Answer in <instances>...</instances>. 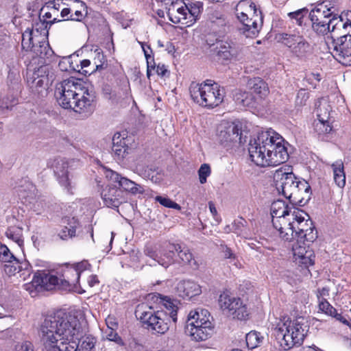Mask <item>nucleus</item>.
Masks as SVG:
<instances>
[{
  "instance_id": "nucleus-1",
  "label": "nucleus",
  "mask_w": 351,
  "mask_h": 351,
  "mask_svg": "<svg viewBox=\"0 0 351 351\" xmlns=\"http://www.w3.org/2000/svg\"><path fill=\"white\" fill-rule=\"evenodd\" d=\"M84 319L77 315L58 312L45 317L39 335L45 351H93L95 339L90 335L82 338Z\"/></svg>"
},
{
  "instance_id": "nucleus-2",
  "label": "nucleus",
  "mask_w": 351,
  "mask_h": 351,
  "mask_svg": "<svg viewBox=\"0 0 351 351\" xmlns=\"http://www.w3.org/2000/svg\"><path fill=\"white\" fill-rule=\"evenodd\" d=\"M284 138L273 130L260 133L251 139L248 152L251 160L260 167H275L289 158Z\"/></svg>"
},
{
  "instance_id": "nucleus-3",
  "label": "nucleus",
  "mask_w": 351,
  "mask_h": 351,
  "mask_svg": "<svg viewBox=\"0 0 351 351\" xmlns=\"http://www.w3.org/2000/svg\"><path fill=\"white\" fill-rule=\"evenodd\" d=\"M56 94L60 106L86 115L93 113L96 105V94L87 82L70 77L56 87Z\"/></svg>"
},
{
  "instance_id": "nucleus-4",
  "label": "nucleus",
  "mask_w": 351,
  "mask_h": 351,
  "mask_svg": "<svg viewBox=\"0 0 351 351\" xmlns=\"http://www.w3.org/2000/svg\"><path fill=\"white\" fill-rule=\"evenodd\" d=\"M308 328V322L304 317L293 319L282 317L276 322L274 332L280 346L287 350L303 343Z\"/></svg>"
},
{
  "instance_id": "nucleus-5",
  "label": "nucleus",
  "mask_w": 351,
  "mask_h": 351,
  "mask_svg": "<svg viewBox=\"0 0 351 351\" xmlns=\"http://www.w3.org/2000/svg\"><path fill=\"white\" fill-rule=\"evenodd\" d=\"M346 21H343V15L334 14V8L328 7L324 3L317 5L309 13V17L312 22L313 29L319 34L324 35L328 32L335 33L341 30V28L346 29L351 27V11H347L345 14Z\"/></svg>"
},
{
  "instance_id": "nucleus-6",
  "label": "nucleus",
  "mask_w": 351,
  "mask_h": 351,
  "mask_svg": "<svg viewBox=\"0 0 351 351\" xmlns=\"http://www.w3.org/2000/svg\"><path fill=\"white\" fill-rule=\"evenodd\" d=\"M193 101L200 106L213 108L223 100L224 90L217 83L207 80L203 83L193 82L189 86Z\"/></svg>"
},
{
  "instance_id": "nucleus-7",
  "label": "nucleus",
  "mask_w": 351,
  "mask_h": 351,
  "mask_svg": "<svg viewBox=\"0 0 351 351\" xmlns=\"http://www.w3.org/2000/svg\"><path fill=\"white\" fill-rule=\"evenodd\" d=\"M135 316L148 330L154 334L164 335L169 329L173 319L164 310L154 311L146 304H138L135 310Z\"/></svg>"
},
{
  "instance_id": "nucleus-8",
  "label": "nucleus",
  "mask_w": 351,
  "mask_h": 351,
  "mask_svg": "<svg viewBox=\"0 0 351 351\" xmlns=\"http://www.w3.org/2000/svg\"><path fill=\"white\" fill-rule=\"evenodd\" d=\"M45 29L27 28L22 34L21 45L23 49L31 51L34 56L43 58L47 54L48 45L45 41Z\"/></svg>"
},
{
  "instance_id": "nucleus-9",
  "label": "nucleus",
  "mask_w": 351,
  "mask_h": 351,
  "mask_svg": "<svg viewBox=\"0 0 351 351\" xmlns=\"http://www.w3.org/2000/svg\"><path fill=\"white\" fill-rule=\"evenodd\" d=\"M290 221L295 223V239L298 243H312L317 239V231L309 215L298 208Z\"/></svg>"
},
{
  "instance_id": "nucleus-10",
  "label": "nucleus",
  "mask_w": 351,
  "mask_h": 351,
  "mask_svg": "<svg viewBox=\"0 0 351 351\" xmlns=\"http://www.w3.org/2000/svg\"><path fill=\"white\" fill-rule=\"evenodd\" d=\"M279 43L285 46L292 56L303 59L311 52V45L307 40L299 34L281 33L277 35Z\"/></svg>"
},
{
  "instance_id": "nucleus-11",
  "label": "nucleus",
  "mask_w": 351,
  "mask_h": 351,
  "mask_svg": "<svg viewBox=\"0 0 351 351\" xmlns=\"http://www.w3.org/2000/svg\"><path fill=\"white\" fill-rule=\"evenodd\" d=\"M25 289L32 296L36 292L53 289H60V277L54 271L38 270L34 275L32 282L25 285Z\"/></svg>"
},
{
  "instance_id": "nucleus-12",
  "label": "nucleus",
  "mask_w": 351,
  "mask_h": 351,
  "mask_svg": "<svg viewBox=\"0 0 351 351\" xmlns=\"http://www.w3.org/2000/svg\"><path fill=\"white\" fill-rule=\"evenodd\" d=\"M242 125L239 121H222L217 128V137L224 147H232L242 143Z\"/></svg>"
},
{
  "instance_id": "nucleus-13",
  "label": "nucleus",
  "mask_w": 351,
  "mask_h": 351,
  "mask_svg": "<svg viewBox=\"0 0 351 351\" xmlns=\"http://www.w3.org/2000/svg\"><path fill=\"white\" fill-rule=\"evenodd\" d=\"M219 305L223 311H227L229 315L239 320L245 319L249 315L247 305L238 297L223 292L219 298Z\"/></svg>"
},
{
  "instance_id": "nucleus-14",
  "label": "nucleus",
  "mask_w": 351,
  "mask_h": 351,
  "mask_svg": "<svg viewBox=\"0 0 351 351\" xmlns=\"http://www.w3.org/2000/svg\"><path fill=\"white\" fill-rule=\"evenodd\" d=\"M298 208L289 206L282 200L274 201L271 205V215L274 228H282L281 225L287 224L293 219V216Z\"/></svg>"
},
{
  "instance_id": "nucleus-15",
  "label": "nucleus",
  "mask_w": 351,
  "mask_h": 351,
  "mask_svg": "<svg viewBox=\"0 0 351 351\" xmlns=\"http://www.w3.org/2000/svg\"><path fill=\"white\" fill-rule=\"evenodd\" d=\"M332 56L341 64L351 66V34L340 36L332 42Z\"/></svg>"
},
{
  "instance_id": "nucleus-16",
  "label": "nucleus",
  "mask_w": 351,
  "mask_h": 351,
  "mask_svg": "<svg viewBox=\"0 0 351 351\" xmlns=\"http://www.w3.org/2000/svg\"><path fill=\"white\" fill-rule=\"evenodd\" d=\"M310 190L311 186L306 181L297 178L289 192L283 195L291 204L303 206L310 199Z\"/></svg>"
},
{
  "instance_id": "nucleus-17",
  "label": "nucleus",
  "mask_w": 351,
  "mask_h": 351,
  "mask_svg": "<svg viewBox=\"0 0 351 351\" xmlns=\"http://www.w3.org/2000/svg\"><path fill=\"white\" fill-rule=\"evenodd\" d=\"M132 139L126 132H116L112 138V154L114 160L122 162L130 154L131 150L129 145Z\"/></svg>"
},
{
  "instance_id": "nucleus-18",
  "label": "nucleus",
  "mask_w": 351,
  "mask_h": 351,
  "mask_svg": "<svg viewBox=\"0 0 351 351\" xmlns=\"http://www.w3.org/2000/svg\"><path fill=\"white\" fill-rule=\"evenodd\" d=\"M51 167L57 177L59 184L64 187L67 192L71 193V189L75 186L73 182V176L70 174L69 171L68 161L64 158H56L52 164Z\"/></svg>"
},
{
  "instance_id": "nucleus-19",
  "label": "nucleus",
  "mask_w": 351,
  "mask_h": 351,
  "mask_svg": "<svg viewBox=\"0 0 351 351\" xmlns=\"http://www.w3.org/2000/svg\"><path fill=\"white\" fill-rule=\"evenodd\" d=\"M104 175L108 180L117 183L119 186L123 191H128L132 195L143 194L145 193V189L143 186L136 184L128 178L122 176L114 171L105 169Z\"/></svg>"
},
{
  "instance_id": "nucleus-20",
  "label": "nucleus",
  "mask_w": 351,
  "mask_h": 351,
  "mask_svg": "<svg viewBox=\"0 0 351 351\" xmlns=\"http://www.w3.org/2000/svg\"><path fill=\"white\" fill-rule=\"evenodd\" d=\"M293 261L300 267L307 268L314 264V252L306 242H296L293 246Z\"/></svg>"
},
{
  "instance_id": "nucleus-21",
  "label": "nucleus",
  "mask_w": 351,
  "mask_h": 351,
  "mask_svg": "<svg viewBox=\"0 0 351 351\" xmlns=\"http://www.w3.org/2000/svg\"><path fill=\"white\" fill-rule=\"evenodd\" d=\"M101 196L104 204L112 208H117L125 202L123 191L110 185L106 186L101 192Z\"/></svg>"
},
{
  "instance_id": "nucleus-22",
  "label": "nucleus",
  "mask_w": 351,
  "mask_h": 351,
  "mask_svg": "<svg viewBox=\"0 0 351 351\" xmlns=\"http://www.w3.org/2000/svg\"><path fill=\"white\" fill-rule=\"evenodd\" d=\"M239 20L243 24V33L247 37L256 36L258 34L263 24L261 11L252 14V15L250 16L243 17V20Z\"/></svg>"
},
{
  "instance_id": "nucleus-23",
  "label": "nucleus",
  "mask_w": 351,
  "mask_h": 351,
  "mask_svg": "<svg viewBox=\"0 0 351 351\" xmlns=\"http://www.w3.org/2000/svg\"><path fill=\"white\" fill-rule=\"evenodd\" d=\"M187 10L188 6L182 5L181 3L178 1L172 2L168 8L167 15L172 23H180L189 27Z\"/></svg>"
},
{
  "instance_id": "nucleus-24",
  "label": "nucleus",
  "mask_w": 351,
  "mask_h": 351,
  "mask_svg": "<svg viewBox=\"0 0 351 351\" xmlns=\"http://www.w3.org/2000/svg\"><path fill=\"white\" fill-rule=\"evenodd\" d=\"M298 178L292 172H286L282 169L276 171L274 179L278 191L282 195L291 188Z\"/></svg>"
},
{
  "instance_id": "nucleus-25",
  "label": "nucleus",
  "mask_w": 351,
  "mask_h": 351,
  "mask_svg": "<svg viewBox=\"0 0 351 351\" xmlns=\"http://www.w3.org/2000/svg\"><path fill=\"white\" fill-rule=\"evenodd\" d=\"M210 313L204 308H196L190 311L186 320V329L196 326V325H208L212 323L210 320Z\"/></svg>"
},
{
  "instance_id": "nucleus-26",
  "label": "nucleus",
  "mask_w": 351,
  "mask_h": 351,
  "mask_svg": "<svg viewBox=\"0 0 351 351\" xmlns=\"http://www.w3.org/2000/svg\"><path fill=\"white\" fill-rule=\"evenodd\" d=\"M176 292L178 295L185 299L191 298L198 295L202 293L201 287L193 280H182L176 285Z\"/></svg>"
},
{
  "instance_id": "nucleus-27",
  "label": "nucleus",
  "mask_w": 351,
  "mask_h": 351,
  "mask_svg": "<svg viewBox=\"0 0 351 351\" xmlns=\"http://www.w3.org/2000/svg\"><path fill=\"white\" fill-rule=\"evenodd\" d=\"M60 277V289L70 291L73 286H75L80 280L77 271L73 266H66L63 269V273L58 275Z\"/></svg>"
},
{
  "instance_id": "nucleus-28",
  "label": "nucleus",
  "mask_w": 351,
  "mask_h": 351,
  "mask_svg": "<svg viewBox=\"0 0 351 351\" xmlns=\"http://www.w3.org/2000/svg\"><path fill=\"white\" fill-rule=\"evenodd\" d=\"M213 325L212 323L208 325H196L195 327L186 329V332L196 341H202L210 337L213 333Z\"/></svg>"
},
{
  "instance_id": "nucleus-29",
  "label": "nucleus",
  "mask_w": 351,
  "mask_h": 351,
  "mask_svg": "<svg viewBox=\"0 0 351 351\" xmlns=\"http://www.w3.org/2000/svg\"><path fill=\"white\" fill-rule=\"evenodd\" d=\"M180 249V245L168 243L159 254L157 263L164 267H168L174 262V255L176 250Z\"/></svg>"
},
{
  "instance_id": "nucleus-30",
  "label": "nucleus",
  "mask_w": 351,
  "mask_h": 351,
  "mask_svg": "<svg viewBox=\"0 0 351 351\" xmlns=\"http://www.w3.org/2000/svg\"><path fill=\"white\" fill-rule=\"evenodd\" d=\"M248 86L253 94L258 99L263 100L269 93L267 83L260 77H254L248 81Z\"/></svg>"
},
{
  "instance_id": "nucleus-31",
  "label": "nucleus",
  "mask_w": 351,
  "mask_h": 351,
  "mask_svg": "<svg viewBox=\"0 0 351 351\" xmlns=\"http://www.w3.org/2000/svg\"><path fill=\"white\" fill-rule=\"evenodd\" d=\"M258 11L254 2L249 0H241L236 6V14L238 19H243L256 13Z\"/></svg>"
},
{
  "instance_id": "nucleus-32",
  "label": "nucleus",
  "mask_w": 351,
  "mask_h": 351,
  "mask_svg": "<svg viewBox=\"0 0 351 351\" xmlns=\"http://www.w3.org/2000/svg\"><path fill=\"white\" fill-rule=\"evenodd\" d=\"M252 93L239 92L234 95V99L238 105L243 107L256 108L261 101L252 95Z\"/></svg>"
},
{
  "instance_id": "nucleus-33",
  "label": "nucleus",
  "mask_w": 351,
  "mask_h": 351,
  "mask_svg": "<svg viewBox=\"0 0 351 351\" xmlns=\"http://www.w3.org/2000/svg\"><path fill=\"white\" fill-rule=\"evenodd\" d=\"M73 4H71L73 8L71 21L81 22L88 14V8L86 4L81 0H69Z\"/></svg>"
},
{
  "instance_id": "nucleus-34",
  "label": "nucleus",
  "mask_w": 351,
  "mask_h": 351,
  "mask_svg": "<svg viewBox=\"0 0 351 351\" xmlns=\"http://www.w3.org/2000/svg\"><path fill=\"white\" fill-rule=\"evenodd\" d=\"M318 308L319 311L325 313L326 315L335 317L337 320H339L345 324H348L347 319L342 316L341 314L338 313L337 310L329 304L326 298H323L322 300L319 301Z\"/></svg>"
},
{
  "instance_id": "nucleus-35",
  "label": "nucleus",
  "mask_w": 351,
  "mask_h": 351,
  "mask_svg": "<svg viewBox=\"0 0 351 351\" xmlns=\"http://www.w3.org/2000/svg\"><path fill=\"white\" fill-rule=\"evenodd\" d=\"M176 252L182 264L189 265L194 269L199 268V263L194 258L193 254L188 248H182L180 245V249H177Z\"/></svg>"
},
{
  "instance_id": "nucleus-36",
  "label": "nucleus",
  "mask_w": 351,
  "mask_h": 351,
  "mask_svg": "<svg viewBox=\"0 0 351 351\" xmlns=\"http://www.w3.org/2000/svg\"><path fill=\"white\" fill-rule=\"evenodd\" d=\"M332 169L335 182L339 188H343L346 184V175L343 162L337 161L332 165Z\"/></svg>"
},
{
  "instance_id": "nucleus-37",
  "label": "nucleus",
  "mask_w": 351,
  "mask_h": 351,
  "mask_svg": "<svg viewBox=\"0 0 351 351\" xmlns=\"http://www.w3.org/2000/svg\"><path fill=\"white\" fill-rule=\"evenodd\" d=\"M281 227L282 228H274L280 238L287 241L295 239V228L294 223L289 221L286 225H281Z\"/></svg>"
},
{
  "instance_id": "nucleus-38",
  "label": "nucleus",
  "mask_w": 351,
  "mask_h": 351,
  "mask_svg": "<svg viewBox=\"0 0 351 351\" xmlns=\"http://www.w3.org/2000/svg\"><path fill=\"white\" fill-rule=\"evenodd\" d=\"M217 54L221 59L231 60L236 58L237 56V51L229 43H221L218 47Z\"/></svg>"
},
{
  "instance_id": "nucleus-39",
  "label": "nucleus",
  "mask_w": 351,
  "mask_h": 351,
  "mask_svg": "<svg viewBox=\"0 0 351 351\" xmlns=\"http://www.w3.org/2000/svg\"><path fill=\"white\" fill-rule=\"evenodd\" d=\"M97 58L99 60L100 63L97 64V62H95L93 69L88 68L90 66V61L89 60H83L80 62V69H77V71H82L84 74H90L93 73L95 70L101 69L103 68V63L104 62V56L103 54L98 53Z\"/></svg>"
},
{
  "instance_id": "nucleus-40",
  "label": "nucleus",
  "mask_w": 351,
  "mask_h": 351,
  "mask_svg": "<svg viewBox=\"0 0 351 351\" xmlns=\"http://www.w3.org/2000/svg\"><path fill=\"white\" fill-rule=\"evenodd\" d=\"M48 78L47 77L41 76L40 79H35L33 77H29L27 83L28 86L32 92L36 93H40L42 89H45L47 86Z\"/></svg>"
},
{
  "instance_id": "nucleus-41",
  "label": "nucleus",
  "mask_w": 351,
  "mask_h": 351,
  "mask_svg": "<svg viewBox=\"0 0 351 351\" xmlns=\"http://www.w3.org/2000/svg\"><path fill=\"white\" fill-rule=\"evenodd\" d=\"M5 234L8 238L13 240L19 246L21 247L23 245V228L19 225H14L8 227L5 232Z\"/></svg>"
},
{
  "instance_id": "nucleus-42",
  "label": "nucleus",
  "mask_w": 351,
  "mask_h": 351,
  "mask_svg": "<svg viewBox=\"0 0 351 351\" xmlns=\"http://www.w3.org/2000/svg\"><path fill=\"white\" fill-rule=\"evenodd\" d=\"M202 11V3L197 1L191 3L188 6V22L189 27L191 26L198 19L200 13Z\"/></svg>"
},
{
  "instance_id": "nucleus-43",
  "label": "nucleus",
  "mask_w": 351,
  "mask_h": 351,
  "mask_svg": "<svg viewBox=\"0 0 351 351\" xmlns=\"http://www.w3.org/2000/svg\"><path fill=\"white\" fill-rule=\"evenodd\" d=\"M162 306L165 312H166L171 319H173V323H176L178 320V307L171 300V299L167 297H165L162 298Z\"/></svg>"
},
{
  "instance_id": "nucleus-44",
  "label": "nucleus",
  "mask_w": 351,
  "mask_h": 351,
  "mask_svg": "<svg viewBox=\"0 0 351 351\" xmlns=\"http://www.w3.org/2000/svg\"><path fill=\"white\" fill-rule=\"evenodd\" d=\"M246 343L250 349L258 347L264 339V337L258 332L253 330L246 335Z\"/></svg>"
},
{
  "instance_id": "nucleus-45",
  "label": "nucleus",
  "mask_w": 351,
  "mask_h": 351,
  "mask_svg": "<svg viewBox=\"0 0 351 351\" xmlns=\"http://www.w3.org/2000/svg\"><path fill=\"white\" fill-rule=\"evenodd\" d=\"M56 1L49 2L47 5V8H49V11H45V8L41 9L43 17L45 20H49V22L54 23L55 21H61V19H58L56 16H58V8H55Z\"/></svg>"
},
{
  "instance_id": "nucleus-46",
  "label": "nucleus",
  "mask_w": 351,
  "mask_h": 351,
  "mask_svg": "<svg viewBox=\"0 0 351 351\" xmlns=\"http://www.w3.org/2000/svg\"><path fill=\"white\" fill-rule=\"evenodd\" d=\"M140 44L142 47L143 51L144 52V54H145V58L147 60V75L148 77H149L152 74V70H154L155 67H156L155 62L154 60V57L151 54H149L148 52V50H149L150 52H152V50L149 46H147V49H145V45L144 43H140Z\"/></svg>"
},
{
  "instance_id": "nucleus-47",
  "label": "nucleus",
  "mask_w": 351,
  "mask_h": 351,
  "mask_svg": "<svg viewBox=\"0 0 351 351\" xmlns=\"http://www.w3.org/2000/svg\"><path fill=\"white\" fill-rule=\"evenodd\" d=\"M47 66L42 65L38 68L32 69L29 67L27 71V80L29 77H34L35 79H40L41 76L47 77Z\"/></svg>"
},
{
  "instance_id": "nucleus-48",
  "label": "nucleus",
  "mask_w": 351,
  "mask_h": 351,
  "mask_svg": "<svg viewBox=\"0 0 351 351\" xmlns=\"http://www.w3.org/2000/svg\"><path fill=\"white\" fill-rule=\"evenodd\" d=\"M155 200L166 208H173L176 210L181 209V206L178 204L173 202L169 197L158 195L155 197Z\"/></svg>"
},
{
  "instance_id": "nucleus-49",
  "label": "nucleus",
  "mask_w": 351,
  "mask_h": 351,
  "mask_svg": "<svg viewBox=\"0 0 351 351\" xmlns=\"http://www.w3.org/2000/svg\"><path fill=\"white\" fill-rule=\"evenodd\" d=\"M18 104V99L14 94L4 97L0 101V106L2 108L10 109Z\"/></svg>"
},
{
  "instance_id": "nucleus-50",
  "label": "nucleus",
  "mask_w": 351,
  "mask_h": 351,
  "mask_svg": "<svg viewBox=\"0 0 351 351\" xmlns=\"http://www.w3.org/2000/svg\"><path fill=\"white\" fill-rule=\"evenodd\" d=\"M12 260H15L14 255L10 252L6 245L0 243V261L12 263Z\"/></svg>"
},
{
  "instance_id": "nucleus-51",
  "label": "nucleus",
  "mask_w": 351,
  "mask_h": 351,
  "mask_svg": "<svg viewBox=\"0 0 351 351\" xmlns=\"http://www.w3.org/2000/svg\"><path fill=\"white\" fill-rule=\"evenodd\" d=\"M72 222L69 223L70 226H65L64 228L61 230V231L58 233L59 237L62 240H66L69 238H72L75 236V226L71 225Z\"/></svg>"
},
{
  "instance_id": "nucleus-52",
  "label": "nucleus",
  "mask_w": 351,
  "mask_h": 351,
  "mask_svg": "<svg viewBox=\"0 0 351 351\" xmlns=\"http://www.w3.org/2000/svg\"><path fill=\"white\" fill-rule=\"evenodd\" d=\"M17 191L19 195L25 197L34 191V186L30 182L24 180V184L18 186Z\"/></svg>"
},
{
  "instance_id": "nucleus-53",
  "label": "nucleus",
  "mask_w": 351,
  "mask_h": 351,
  "mask_svg": "<svg viewBox=\"0 0 351 351\" xmlns=\"http://www.w3.org/2000/svg\"><path fill=\"white\" fill-rule=\"evenodd\" d=\"M210 173L211 169L209 165L206 163L202 164L198 170L199 182L201 184L206 183L207 178L210 175Z\"/></svg>"
},
{
  "instance_id": "nucleus-54",
  "label": "nucleus",
  "mask_w": 351,
  "mask_h": 351,
  "mask_svg": "<svg viewBox=\"0 0 351 351\" xmlns=\"http://www.w3.org/2000/svg\"><path fill=\"white\" fill-rule=\"evenodd\" d=\"M223 256L225 258L230 259V263L235 265L237 267H239V261L237 258L235 254L232 252L230 248L227 246L223 247Z\"/></svg>"
},
{
  "instance_id": "nucleus-55",
  "label": "nucleus",
  "mask_w": 351,
  "mask_h": 351,
  "mask_svg": "<svg viewBox=\"0 0 351 351\" xmlns=\"http://www.w3.org/2000/svg\"><path fill=\"white\" fill-rule=\"evenodd\" d=\"M308 97V93L305 89H300L297 94L295 103L298 106H304Z\"/></svg>"
},
{
  "instance_id": "nucleus-56",
  "label": "nucleus",
  "mask_w": 351,
  "mask_h": 351,
  "mask_svg": "<svg viewBox=\"0 0 351 351\" xmlns=\"http://www.w3.org/2000/svg\"><path fill=\"white\" fill-rule=\"evenodd\" d=\"M73 267L75 268L76 271H77V274L79 278L80 277V274L84 271L88 269L90 267V265L87 261H82L80 263H77L75 264L74 265H72Z\"/></svg>"
},
{
  "instance_id": "nucleus-57",
  "label": "nucleus",
  "mask_w": 351,
  "mask_h": 351,
  "mask_svg": "<svg viewBox=\"0 0 351 351\" xmlns=\"http://www.w3.org/2000/svg\"><path fill=\"white\" fill-rule=\"evenodd\" d=\"M15 351H34L33 345L29 341L19 343L15 347Z\"/></svg>"
},
{
  "instance_id": "nucleus-58",
  "label": "nucleus",
  "mask_w": 351,
  "mask_h": 351,
  "mask_svg": "<svg viewBox=\"0 0 351 351\" xmlns=\"http://www.w3.org/2000/svg\"><path fill=\"white\" fill-rule=\"evenodd\" d=\"M143 346L138 342V341L134 338L130 340L128 343V349L130 351H141Z\"/></svg>"
},
{
  "instance_id": "nucleus-59",
  "label": "nucleus",
  "mask_w": 351,
  "mask_h": 351,
  "mask_svg": "<svg viewBox=\"0 0 351 351\" xmlns=\"http://www.w3.org/2000/svg\"><path fill=\"white\" fill-rule=\"evenodd\" d=\"M144 253L146 256L150 257L155 262L157 263V259H158L159 254L157 253V252L152 247H146L144 250Z\"/></svg>"
},
{
  "instance_id": "nucleus-60",
  "label": "nucleus",
  "mask_w": 351,
  "mask_h": 351,
  "mask_svg": "<svg viewBox=\"0 0 351 351\" xmlns=\"http://www.w3.org/2000/svg\"><path fill=\"white\" fill-rule=\"evenodd\" d=\"M69 8H64L60 12V16L62 19L61 21H71V16L72 15L73 8L71 4Z\"/></svg>"
},
{
  "instance_id": "nucleus-61",
  "label": "nucleus",
  "mask_w": 351,
  "mask_h": 351,
  "mask_svg": "<svg viewBox=\"0 0 351 351\" xmlns=\"http://www.w3.org/2000/svg\"><path fill=\"white\" fill-rule=\"evenodd\" d=\"M302 12H303V10H297L293 12H290L289 14V15L291 19H295L297 21V23L298 25H301L302 23V18H303Z\"/></svg>"
},
{
  "instance_id": "nucleus-62",
  "label": "nucleus",
  "mask_w": 351,
  "mask_h": 351,
  "mask_svg": "<svg viewBox=\"0 0 351 351\" xmlns=\"http://www.w3.org/2000/svg\"><path fill=\"white\" fill-rule=\"evenodd\" d=\"M106 323L109 330L116 329L118 324L114 317L108 316L106 319Z\"/></svg>"
},
{
  "instance_id": "nucleus-63",
  "label": "nucleus",
  "mask_w": 351,
  "mask_h": 351,
  "mask_svg": "<svg viewBox=\"0 0 351 351\" xmlns=\"http://www.w3.org/2000/svg\"><path fill=\"white\" fill-rule=\"evenodd\" d=\"M208 206H209V210H210L211 214L213 215V218L217 223H219L221 219H220V217L218 215L217 210V208H216L214 203L213 202H209Z\"/></svg>"
},
{
  "instance_id": "nucleus-64",
  "label": "nucleus",
  "mask_w": 351,
  "mask_h": 351,
  "mask_svg": "<svg viewBox=\"0 0 351 351\" xmlns=\"http://www.w3.org/2000/svg\"><path fill=\"white\" fill-rule=\"evenodd\" d=\"M156 73L161 77H165L168 73V70L165 64H158L156 66Z\"/></svg>"
}]
</instances>
